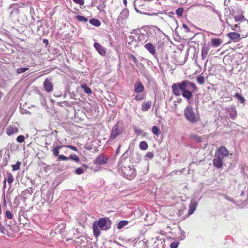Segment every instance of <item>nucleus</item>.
<instances>
[{
    "label": "nucleus",
    "mask_w": 248,
    "mask_h": 248,
    "mask_svg": "<svg viewBox=\"0 0 248 248\" xmlns=\"http://www.w3.org/2000/svg\"><path fill=\"white\" fill-rule=\"evenodd\" d=\"M142 99V98L139 97L138 95L135 96V99L137 100H140Z\"/></svg>",
    "instance_id": "obj_52"
},
{
    "label": "nucleus",
    "mask_w": 248,
    "mask_h": 248,
    "mask_svg": "<svg viewBox=\"0 0 248 248\" xmlns=\"http://www.w3.org/2000/svg\"><path fill=\"white\" fill-rule=\"evenodd\" d=\"M213 164L217 169H220L223 166V160L215 155V157L213 160Z\"/></svg>",
    "instance_id": "obj_9"
},
{
    "label": "nucleus",
    "mask_w": 248,
    "mask_h": 248,
    "mask_svg": "<svg viewBox=\"0 0 248 248\" xmlns=\"http://www.w3.org/2000/svg\"><path fill=\"white\" fill-rule=\"evenodd\" d=\"M123 3L125 5H126L127 4V0H123Z\"/></svg>",
    "instance_id": "obj_55"
},
{
    "label": "nucleus",
    "mask_w": 248,
    "mask_h": 248,
    "mask_svg": "<svg viewBox=\"0 0 248 248\" xmlns=\"http://www.w3.org/2000/svg\"><path fill=\"white\" fill-rule=\"evenodd\" d=\"M129 223V221L127 220H122L120 221L117 224V229L121 230L123 228L124 226L127 225Z\"/></svg>",
    "instance_id": "obj_22"
},
{
    "label": "nucleus",
    "mask_w": 248,
    "mask_h": 248,
    "mask_svg": "<svg viewBox=\"0 0 248 248\" xmlns=\"http://www.w3.org/2000/svg\"><path fill=\"white\" fill-rule=\"evenodd\" d=\"M5 216L8 219H12L13 218V215L9 211H6Z\"/></svg>",
    "instance_id": "obj_38"
},
{
    "label": "nucleus",
    "mask_w": 248,
    "mask_h": 248,
    "mask_svg": "<svg viewBox=\"0 0 248 248\" xmlns=\"http://www.w3.org/2000/svg\"><path fill=\"white\" fill-rule=\"evenodd\" d=\"M183 27L186 30V32H188L190 31L189 29L188 28V26L186 24H183Z\"/></svg>",
    "instance_id": "obj_49"
},
{
    "label": "nucleus",
    "mask_w": 248,
    "mask_h": 248,
    "mask_svg": "<svg viewBox=\"0 0 248 248\" xmlns=\"http://www.w3.org/2000/svg\"><path fill=\"white\" fill-rule=\"evenodd\" d=\"M90 23L92 25H93L96 27H99L101 25V23L100 21L98 19L93 18L89 20Z\"/></svg>",
    "instance_id": "obj_24"
},
{
    "label": "nucleus",
    "mask_w": 248,
    "mask_h": 248,
    "mask_svg": "<svg viewBox=\"0 0 248 248\" xmlns=\"http://www.w3.org/2000/svg\"><path fill=\"white\" fill-rule=\"evenodd\" d=\"M234 97H236L238 100H240L242 103H244L245 102V99L243 96L240 95L239 93H236L234 95Z\"/></svg>",
    "instance_id": "obj_33"
},
{
    "label": "nucleus",
    "mask_w": 248,
    "mask_h": 248,
    "mask_svg": "<svg viewBox=\"0 0 248 248\" xmlns=\"http://www.w3.org/2000/svg\"><path fill=\"white\" fill-rule=\"evenodd\" d=\"M138 39L140 42L141 44H144L148 41L149 39V34L147 33L145 34L140 33L138 35Z\"/></svg>",
    "instance_id": "obj_15"
},
{
    "label": "nucleus",
    "mask_w": 248,
    "mask_h": 248,
    "mask_svg": "<svg viewBox=\"0 0 248 248\" xmlns=\"http://www.w3.org/2000/svg\"><path fill=\"white\" fill-rule=\"evenodd\" d=\"M43 85L45 90L47 92L49 93L52 91L53 84L49 79H46L44 82Z\"/></svg>",
    "instance_id": "obj_11"
},
{
    "label": "nucleus",
    "mask_w": 248,
    "mask_h": 248,
    "mask_svg": "<svg viewBox=\"0 0 248 248\" xmlns=\"http://www.w3.org/2000/svg\"><path fill=\"white\" fill-rule=\"evenodd\" d=\"M107 158L104 155H100L94 161V163L96 164L102 165L105 164L107 162Z\"/></svg>",
    "instance_id": "obj_13"
},
{
    "label": "nucleus",
    "mask_w": 248,
    "mask_h": 248,
    "mask_svg": "<svg viewBox=\"0 0 248 248\" xmlns=\"http://www.w3.org/2000/svg\"><path fill=\"white\" fill-rule=\"evenodd\" d=\"M151 104L152 103L151 102L143 103L141 106V110L143 111H147L150 108Z\"/></svg>",
    "instance_id": "obj_20"
},
{
    "label": "nucleus",
    "mask_w": 248,
    "mask_h": 248,
    "mask_svg": "<svg viewBox=\"0 0 248 248\" xmlns=\"http://www.w3.org/2000/svg\"><path fill=\"white\" fill-rule=\"evenodd\" d=\"M93 46L98 53L101 56H104L106 54V48L98 43H94Z\"/></svg>",
    "instance_id": "obj_10"
},
{
    "label": "nucleus",
    "mask_w": 248,
    "mask_h": 248,
    "mask_svg": "<svg viewBox=\"0 0 248 248\" xmlns=\"http://www.w3.org/2000/svg\"><path fill=\"white\" fill-rule=\"evenodd\" d=\"M198 204V202L196 200L192 199L189 204V209L188 211V215H191L195 211Z\"/></svg>",
    "instance_id": "obj_8"
},
{
    "label": "nucleus",
    "mask_w": 248,
    "mask_h": 248,
    "mask_svg": "<svg viewBox=\"0 0 248 248\" xmlns=\"http://www.w3.org/2000/svg\"><path fill=\"white\" fill-rule=\"evenodd\" d=\"M132 58L133 61L134 62H135V63L137 62L138 60H137V58H136V57H135L134 56H132Z\"/></svg>",
    "instance_id": "obj_51"
},
{
    "label": "nucleus",
    "mask_w": 248,
    "mask_h": 248,
    "mask_svg": "<svg viewBox=\"0 0 248 248\" xmlns=\"http://www.w3.org/2000/svg\"><path fill=\"white\" fill-rule=\"evenodd\" d=\"M208 61V60H206V62H205V64H204V66L205 67L206 66L207 63Z\"/></svg>",
    "instance_id": "obj_56"
},
{
    "label": "nucleus",
    "mask_w": 248,
    "mask_h": 248,
    "mask_svg": "<svg viewBox=\"0 0 248 248\" xmlns=\"http://www.w3.org/2000/svg\"><path fill=\"white\" fill-rule=\"evenodd\" d=\"M197 81L200 85H202L205 82V78L202 76H199L197 78Z\"/></svg>",
    "instance_id": "obj_32"
},
{
    "label": "nucleus",
    "mask_w": 248,
    "mask_h": 248,
    "mask_svg": "<svg viewBox=\"0 0 248 248\" xmlns=\"http://www.w3.org/2000/svg\"><path fill=\"white\" fill-rule=\"evenodd\" d=\"M144 90V86L143 84L140 82H139L135 84L134 90L136 93H141Z\"/></svg>",
    "instance_id": "obj_17"
},
{
    "label": "nucleus",
    "mask_w": 248,
    "mask_h": 248,
    "mask_svg": "<svg viewBox=\"0 0 248 248\" xmlns=\"http://www.w3.org/2000/svg\"><path fill=\"white\" fill-rule=\"evenodd\" d=\"M229 150L225 146H221L216 151L215 155L223 160L225 157L229 155Z\"/></svg>",
    "instance_id": "obj_5"
},
{
    "label": "nucleus",
    "mask_w": 248,
    "mask_h": 248,
    "mask_svg": "<svg viewBox=\"0 0 248 248\" xmlns=\"http://www.w3.org/2000/svg\"><path fill=\"white\" fill-rule=\"evenodd\" d=\"M18 129L16 127L10 126L6 129V133L9 136L16 133Z\"/></svg>",
    "instance_id": "obj_18"
},
{
    "label": "nucleus",
    "mask_w": 248,
    "mask_h": 248,
    "mask_svg": "<svg viewBox=\"0 0 248 248\" xmlns=\"http://www.w3.org/2000/svg\"><path fill=\"white\" fill-rule=\"evenodd\" d=\"M6 179H5L4 182H3V187L4 188H5L6 187Z\"/></svg>",
    "instance_id": "obj_54"
},
{
    "label": "nucleus",
    "mask_w": 248,
    "mask_h": 248,
    "mask_svg": "<svg viewBox=\"0 0 248 248\" xmlns=\"http://www.w3.org/2000/svg\"><path fill=\"white\" fill-rule=\"evenodd\" d=\"M105 7H106L105 1H103L98 5H97V8L98 10H99L100 12H103V13H105L106 11L104 9Z\"/></svg>",
    "instance_id": "obj_23"
},
{
    "label": "nucleus",
    "mask_w": 248,
    "mask_h": 248,
    "mask_svg": "<svg viewBox=\"0 0 248 248\" xmlns=\"http://www.w3.org/2000/svg\"><path fill=\"white\" fill-rule=\"evenodd\" d=\"M228 26H229L231 28V29L232 31H240V27L238 26V25L236 24L234 26H232V25L230 24L228 22Z\"/></svg>",
    "instance_id": "obj_29"
},
{
    "label": "nucleus",
    "mask_w": 248,
    "mask_h": 248,
    "mask_svg": "<svg viewBox=\"0 0 248 248\" xmlns=\"http://www.w3.org/2000/svg\"><path fill=\"white\" fill-rule=\"evenodd\" d=\"M210 49L209 46L204 45L202 48V59L204 60L207 56Z\"/></svg>",
    "instance_id": "obj_14"
},
{
    "label": "nucleus",
    "mask_w": 248,
    "mask_h": 248,
    "mask_svg": "<svg viewBox=\"0 0 248 248\" xmlns=\"http://www.w3.org/2000/svg\"><path fill=\"white\" fill-rule=\"evenodd\" d=\"M140 148L142 150H146L148 148V144L146 141H143L140 143Z\"/></svg>",
    "instance_id": "obj_25"
},
{
    "label": "nucleus",
    "mask_w": 248,
    "mask_h": 248,
    "mask_svg": "<svg viewBox=\"0 0 248 248\" xmlns=\"http://www.w3.org/2000/svg\"><path fill=\"white\" fill-rule=\"evenodd\" d=\"M211 44L213 46L217 47L221 44V41L220 39L213 38L211 40Z\"/></svg>",
    "instance_id": "obj_19"
},
{
    "label": "nucleus",
    "mask_w": 248,
    "mask_h": 248,
    "mask_svg": "<svg viewBox=\"0 0 248 248\" xmlns=\"http://www.w3.org/2000/svg\"><path fill=\"white\" fill-rule=\"evenodd\" d=\"M76 18L77 19V20L78 21H80V22H86L88 21L87 18H86L83 16H76Z\"/></svg>",
    "instance_id": "obj_31"
},
{
    "label": "nucleus",
    "mask_w": 248,
    "mask_h": 248,
    "mask_svg": "<svg viewBox=\"0 0 248 248\" xmlns=\"http://www.w3.org/2000/svg\"><path fill=\"white\" fill-rule=\"evenodd\" d=\"M59 151L57 150V149H56V148H54L53 150V154L54 156H58V155H59Z\"/></svg>",
    "instance_id": "obj_46"
},
{
    "label": "nucleus",
    "mask_w": 248,
    "mask_h": 248,
    "mask_svg": "<svg viewBox=\"0 0 248 248\" xmlns=\"http://www.w3.org/2000/svg\"><path fill=\"white\" fill-rule=\"evenodd\" d=\"M120 169L124 177L129 180L133 179L136 176V170L133 167L130 166H122Z\"/></svg>",
    "instance_id": "obj_4"
},
{
    "label": "nucleus",
    "mask_w": 248,
    "mask_h": 248,
    "mask_svg": "<svg viewBox=\"0 0 248 248\" xmlns=\"http://www.w3.org/2000/svg\"><path fill=\"white\" fill-rule=\"evenodd\" d=\"M227 36L233 41H237L240 38V34L238 32H230L227 34Z\"/></svg>",
    "instance_id": "obj_16"
},
{
    "label": "nucleus",
    "mask_w": 248,
    "mask_h": 248,
    "mask_svg": "<svg viewBox=\"0 0 248 248\" xmlns=\"http://www.w3.org/2000/svg\"><path fill=\"white\" fill-rule=\"evenodd\" d=\"M21 163L19 161H17L15 165H12L13 170H17L20 169Z\"/></svg>",
    "instance_id": "obj_34"
},
{
    "label": "nucleus",
    "mask_w": 248,
    "mask_h": 248,
    "mask_svg": "<svg viewBox=\"0 0 248 248\" xmlns=\"http://www.w3.org/2000/svg\"><path fill=\"white\" fill-rule=\"evenodd\" d=\"M173 93L176 96H180L182 92V96L187 100H189L192 96V92H197L198 88L194 83L188 80H185L181 82H178L172 85Z\"/></svg>",
    "instance_id": "obj_1"
},
{
    "label": "nucleus",
    "mask_w": 248,
    "mask_h": 248,
    "mask_svg": "<svg viewBox=\"0 0 248 248\" xmlns=\"http://www.w3.org/2000/svg\"><path fill=\"white\" fill-rule=\"evenodd\" d=\"M134 130L135 133L138 135H140L142 132V131L140 128L137 127H134Z\"/></svg>",
    "instance_id": "obj_44"
},
{
    "label": "nucleus",
    "mask_w": 248,
    "mask_h": 248,
    "mask_svg": "<svg viewBox=\"0 0 248 248\" xmlns=\"http://www.w3.org/2000/svg\"><path fill=\"white\" fill-rule=\"evenodd\" d=\"M111 222L108 217L100 218L93 224L94 235L97 237L100 234V228L102 230L107 231L111 227Z\"/></svg>",
    "instance_id": "obj_2"
},
{
    "label": "nucleus",
    "mask_w": 248,
    "mask_h": 248,
    "mask_svg": "<svg viewBox=\"0 0 248 248\" xmlns=\"http://www.w3.org/2000/svg\"><path fill=\"white\" fill-rule=\"evenodd\" d=\"M62 147V146L58 145V146H57L56 147H55V148L57 149V150L59 151V150H60Z\"/></svg>",
    "instance_id": "obj_53"
},
{
    "label": "nucleus",
    "mask_w": 248,
    "mask_h": 248,
    "mask_svg": "<svg viewBox=\"0 0 248 248\" xmlns=\"http://www.w3.org/2000/svg\"><path fill=\"white\" fill-rule=\"evenodd\" d=\"M25 140L24 137L22 135L18 136L16 138V141L19 143L23 142Z\"/></svg>",
    "instance_id": "obj_36"
},
{
    "label": "nucleus",
    "mask_w": 248,
    "mask_h": 248,
    "mask_svg": "<svg viewBox=\"0 0 248 248\" xmlns=\"http://www.w3.org/2000/svg\"><path fill=\"white\" fill-rule=\"evenodd\" d=\"M58 159L61 160H68L69 158L62 155H58Z\"/></svg>",
    "instance_id": "obj_39"
},
{
    "label": "nucleus",
    "mask_w": 248,
    "mask_h": 248,
    "mask_svg": "<svg viewBox=\"0 0 248 248\" xmlns=\"http://www.w3.org/2000/svg\"><path fill=\"white\" fill-rule=\"evenodd\" d=\"M66 147L68 148H69V149H71V150H73V151H78L77 148L76 147H75V146H74L73 145H66Z\"/></svg>",
    "instance_id": "obj_47"
},
{
    "label": "nucleus",
    "mask_w": 248,
    "mask_h": 248,
    "mask_svg": "<svg viewBox=\"0 0 248 248\" xmlns=\"http://www.w3.org/2000/svg\"><path fill=\"white\" fill-rule=\"evenodd\" d=\"M120 148H121V145H119L118 147H117V149H116V154L117 155L119 154L120 151Z\"/></svg>",
    "instance_id": "obj_50"
},
{
    "label": "nucleus",
    "mask_w": 248,
    "mask_h": 248,
    "mask_svg": "<svg viewBox=\"0 0 248 248\" xmlns=\"http://www.w3.org/2000/svg\"><path fill=\"white\" fill-rule=\"evenodd\" d=\"M69 159H71L72 160H73L77 162H79L80 160L78 158V157L76 155V154H72L69 156V157H68Z\"/></svg>",
    "instance_id": "obj_30"
},
{
    "label": "nucleus",
    "mask_w": 248,
    "mask_h": 248,
    "mask_svg": "<svg viewBox=\"0 0 248 248\" xmlns=\"http://www.w3.org/2000/svg\"><path fill=\"white\" fill-rule=\"evenodd\" d=\"M227 199V200L231 201V200L230 199H229L228 198Z\"/></svg>",
    "instance_id": "obj_58"
},
{
    "label": "nucleus",
    "mask_w": 248,
    "mask_h": 248,
    "mask_svg": "<svg viewBox=\"0 0 248 248\" xmlns=\"http://www.w3.org/2000/svg\"><path fill=\"white\" fill-rule=\"evenodd\" d=\"M185 118L190 123H196L199 120V115L196 114L191 106H187L184 110Z\"/></svg>",
    "instance_id": "obj_3"
},
{
    "label": "nucleus",
    "mask_w": 248,
    "mask_h": 248,
    "mask_svg": "<svg viewBox=\"0 0 248 248\" xmlns=\"http://www.w3.org/2000/svg\"><path fill=\"white\" fill-rule=\"evenodd\" d=\"M73 1L80 5H83L84 3V0H73Z\"/></svg>",
    "instance_id": "obj_43"
},
{
    "label": "nucleus",
    "mask_w": 248,
    "mask_h": 248,
    "mask_svg": "<svg viewBox=\"0 0 248 248\" xmlns=\"http://www.w3.org/2000/svg\"><path fill=\"white\" fill-rule=\"evenodd\" d=\"M129 16V11L127 9L125 8L120 13L117 18V21L119 22H123L124 20L126 19Z\"/></svg>",
    "instance_id": "obj_7"
},
{
    "label": "nucleus",
    "mask_w": 248,
    "mask_h": 248,
    "mask_svg": "<svg viewBox=\"0 0 248 248\" xmlns=\"http://www.w3.org/2000/svg\"><path fill=\"white\" fill-rule=\"evenodd\" d=\"M183 8H179L176 11V15L179 16H181L183 14Z\"/></svg>",
    "instance_id": "obj_37"
},
{
    "label": "nucleus",
    "mask_w": 248,
    "mask_h": 248,
    "mask_svg": "<svg viewBox=\"0 0 248 248\" xmlns=\"http://www.w3.org/2000/svg\"><path fill=\"white\" fill-rule=\"evenodd\" d=\"M154 157V154L152 152H148L145 155V158H149L150 159Z\"/></svg>",
    "instance_id": "obj_42"
},
{
    "label": "nucleus",
    "mask_w": 248,
    "mask_h": 248,
    "mask_svg": "<svg viewBox=\"0 0 248 248\" xmlns=\"http://www.w3.org/2000/svg\"><path fill=\"white\" fill-rule=\"evenodd\" d=\"M1 97V94H0V98Z\"/></svg>",
    "instance_id": "obj_59"
},
{
    "label": "nucleus",
    "mask_w": 248,
    "mask_h": 248,
    "mask_svg": "<svg viewBox=\"0 0 248 248\" xmlns=\"http://www.w3.org/2000/svg\"><path fill=\"white\" fill-rule=\"evenodd\" d=\"M44 41V42H45V43H47V42H48V40H46V39H44V41Z\"/></svg>",
    "instance_id": "obj_57"
},
{
    "label": "nucleus",
    "mask_w": 248,
    "mask_h": 248,
    "mask_svg": "<svg viewBox=\"0 0 248 248\" xmlns=\"http://www.w3.org/2000/svg\"><path fill=\"white\" fill-rule=\"evenodd\" d=\"M230 117L234 120L237 116V112L235 108H232L229 110Z\"/></svg>",
    "instance_id": "obj_21"
},
{
    "label": "nucleus",
    "mask_w": 248,
    "mask_h": 248,
    "mask_svg": "<svg viewBox=\"0 0 248 248\" xmlns=\"http://www.w3.org/2000/svg\"><path fill=\"white\" fill-rule=\"evenodd\" d=\"M144 47L153 55H155L156 50L155 47L151 43H147L144 45Z\"/></svg>",
    "instance_id": "obj_12"
},
{
    "label": "nucleus",
    "mask_w": 248,
    "mask_h": 248,
    "mask_svg": "<svg viewBox=\"0 0 248 248\" xmlns=\"http://www.w3.org/2000/svg\"><path fill=\"white\" fill-rule=\"evenodd\" d=\"M128 157L127 151L125 152L121 156V159H125Z\"/></svg>",
    "instance_id": "obj_48"
},
{
    "label": "nucleus",
    "mask_w": 248,
    "mask_h": 248,
    "mask_svg": "<svg viewBox=\"0 0 248 248\" xmlns=\"http://www.w3.org/2000/svg\"><path fill=\"white\" fill-rule=\"evenodd\" d=\"M179 242H173L170 245V248H177L179 246Z\"/></svg>",
    "instance_id": "obj_41"
},
{
    "label": "nucleus",
    "mask_w": 248,
    "mask_h": 248,
    "mask_svg": "<svg viewBox=\"0 0 248 248\" xmlns=\"http://www.w3.org/2000/svg\"><path fill=\"white\" fill-rule=\"evenodd\" d=\"M152 132L155 134V135L156 136H158L160 132V130L159 129V128L156 126H153L152 127Z\"/></svg>",
    "instance_id": "obj_27"
},
{
    "label": "nucleus",
    "mask_w": 248,
    "mask_h": 248,
    "mask_svg": "<svg viewBox=\"0 0 248 248\" xmlns=\"http://www.w3.org/2000/svg\"><path fill=\"white\" fill-rule=\"evenodd\" d=\"M84 170L81 168H78L75 170V173L78 175L82 174Z\"/></svg>",
    "instance_id": "obj_40"
},
{
    "label": "nucleus",
    "mask_w": 248,
    "mask_h": 248,
    "mask_svg": "<svg viewBox=\"0 0 248 248\" xmlns=\"http://www.w3.org/2000/svg\"><path fill=\"white\" fill-rule=\"evenodd\" d=\"M28 69V68H19L16 69V72L18 74H21L23 72H25Z\"/></svg>",
    "instance_id": "obj_35"
},
{
    "label": "nucleus",
    "mask_w": 248,
    "mask_h": 248,
    "mask_svg": "<svg viewBox=\"0 0 248 248\" xmlns=\"http://www.w3.org/2000/svg\"><path fill=\"white\" fill-rule=\"evenodd\" d=\"M9 185H11L14 181V177L11 173H8L7 178L6 179Z\"/></svg>",
    "instance_id": "obj_28"
},
{
    "label": "nucleus",
    "mask_w": 248,
    "mask_h": 248,
    "mask_svg": "<svg viewBox=\"0 0 248 248\" xmlns=\"http://www.w3.org/2000/svg\"><path fill=\"white\" fill-rule=\"evenodd\" d=\"M81 88L83 89L84 92L87 94H91L92 93V90L91 88H90L86 85H81Z\"/></svg>",
    "instance_id": "obj_26"
},
{
    "label": "nucleus",
    "mask_w": 248,
    "mask_h": 248,
    "mask_svg": "<svg viewBox=\"0 0 248 248\" xmlns=\"http://www.w3.org/2000/svg\"><path fill=\"white\" fill-rule=\"evenodd\" d=\"M123 132L122 127L117 123L112 128L110 140H113L116 139L118 136L121 134Z\"/></svg>",
    "instance_id": "obj_6"
},
{
    "label": "nucleus",
    "mask_w": 248,
    "mask_h": 248,
    "mask_svg": "<svg viewBox=\"0 0 248 248\" xmlns=\"http://www.w3.org/2000/svg\"><path fill=\"white\" fill-rule=\"evenodd\" d=\"M244 18L243 16H234V19L236 21L242 20Z\"/></svg>",
    "instance_id": "obj_45"
}]
</instances>
